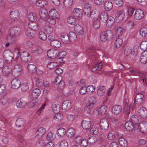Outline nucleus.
<instances>
[{
    "label": "nucleus",
    "instance_id": "obj_1",
    "mask_svg": "<svg viewBox=\"0 0 147 147\" xmlns=\"http://www.w3.org/2000/svg\"><path fill=\"white\" fill-rule=\"evenodd\" d=\"M3 57L5 62L8 63L12 62H13V63H14L16 61V59L18 58L17 57L16 59V60L13 61H12V59H13V54L11 52L8 51H5L3 52Z\"/></svg>",
    "mask_w": 147,
    "mask_h": 147
},
{
    "label": "nucleus",
    "instance_id": "obj_2",
    "mask_svg": "<svg viewBox=\"0 0 147 147\" xmlns=\"http://www.w3.org/2000/svg\"><path fill=\"white\" fill-rule=\"evenodd\" d=\"M21 32L20 29L17 27H11L9 30V34L8 36V38L10 37L12 38L14 36H17L20 35Z\"/></svg>",
    "mask_w": 147,
    "mask_h": 147
},
{
    "label": "nucleus",
    "instance_id": "obj_3",
    "mask_svg": "<svg viewBox=\"0 0 147 147\" xmlns=\"http://www.w3.org/2000/svg\"><path fill=\"white\" fill-rule=\"evenodd\" d=\"M113 37V33L110 30H107L104 32L103 35L100 36V39L102 41H105L109 40L111 39Z\"/></svg>",
    "mask_w": 147,
    "mask_h": 147
},
{
    "label": "nucleus",
    "instance_id": "obj_4",
    "mask_svg": "<svg viewBox=\"0 0 147 147\" xmlns=\"http://www.w3.org/2000/svg\"><path fill=\"white\" fill-rule=\"evenodd\" d=\"M135 102H137V103L136 104L139 105H140L141 104V103L140 102H134L133 105H131L129 102H127L125 103L124 112L126 115H128L129 114L130 112V109H133L134 107L136 105Z\"/></svg>",
    "mask_w": 147,
    "mask_h": 147
},
{
    "label": "nucleus",
    "instance_id": "obj_5",
    "mask_svg": "<svg viewBox=\"0 0 147 147\" xmlns=\"http://www.w3.org/2000/svg\"><path fill=\"white\" fill-rule=\"evenodd\" d=\"M21 60L23 62H28L30 61L32 59L31 56L26 51L22 52L20 55Z\"/></svg>",
    "mask_w": 147,
    "mask_h": 147
},
{
    "label": "nucleus",
    "instance_id": "obj_6",
    "mask_svg": "<svg viewBox=\"0 0 147 147\" xmlns=\"http://www.w3.org/2000/svg\"><path fill=\"white\" fill-rule=\"evenodd\" d=\"M59 51L57 49H49L47 52V55L49 58L55 59L58 57Z\"/></svg>",
    "mask_w": 147,
    "mask_h": 147
},
{
    "label": "nucleus",
    "instance_id": "obj_7",
    "mask_svg": "<svg viewBox=\"0 0 147 147\" xmlns=\"http://www.w3.org/2000/svg\"><path fill=\"white\" fill-rule=\"evenodd\" d=\"M137 127L138 131L139 130L141 132L144 133H147V123L146 122L142 121Z\"/></svg>",
    "mask_w": 147,
    "mask_h": 147
},
{
    "label": "nucleus",
    "instance_id": "obj_8",
    "mask_svg": "<svg viewBox=\"0 0 147 147\" xmlns=\"http://www.w3.org/2000/svg\"><path fill=\"white\" fill-rule=\"evenodd\" d=\"M82 16V10L81 9L75 8L74 9L72 13V16L77 19H80Z\"/></svg>",
    "mask_w": 147,
    "mask_h": 147
},
{
    "label": "nucleus",
    "instance_id": "obj_9",
    "mask_svg": "<svg viewBox=\"0 0 147 147\" xmlns=\"http://www.w3.org/2000/svg\"><path fill=\"white\" fill-rule=\"evenodd\" d=\"M144 17L143 11L140 9L136 10L134 15V19L137 20H140L142 19Z\"/></svg>",
    "mask_w": 147,
    "mask_h": 147
},
{
    "label": "nucleus",
    "instance_id": "obj_10",
    "mask_svg": "<svg viewBox=\"0 0 147 147\" xmlns=\"http://www.w3.org/2000/svg\"><path fill=\"white\" fill-rule=\"evenodd\" d=\"M100 125L101 129L103 130H107L109 127V124L107 119H102L100 123Z\"/></svg>",
    "mask_w": 147,
    "mask_h": 147
},
{
    "label": "nucleus",
    "instance_id": "obj_11",
    "mask_svg": "<svg viewBox=\"0 0 147 147\" xmlns=\"http://www.w3.org/2000/svg\"><path fill=\"white\" fill-rule=\"evenodd\" d=\"M49 16L50 18L58 20L60 18V15L58 11L55 9H51L49 12Z\"/></svg>",
    "mask_w": 147,
    "mask_h": 147
},
{
    "label": "nucleus",
    "instance_id": "obj_12",
    "mask_svg": "<svg viewBox=\"0 0 147 147\" xmlns=\"http://www.w3.org/2000/svg\"><path fill=\"white\" fill-rule=\"evenodd\" d=\"M21 84L20 81L18 79H13L11 82V87L13 89H17L20 86Z\"/></svg>",
    "mask_w": 147,
    "mask_h": 147
},
{
    "label": "nucleus",
    "instance_id": "obj_13",
    "mask_svg": "<svg viewBox=\"0 0 147 147\" xmlns=\"http://www.w3.org/2000/svg\"><path fill=\"white\" fill-rule=\"evenodd\" d=\"M138 114L141 118L145 119L147 117V110L144 107H142L139 110Z\"/></svg>",
    "mask_w": 147,
    "mask_h": 147
},
{
    "label": "nucleus",
    "instance_id": "obj_14",
    "mask_svg": "<svg viewBox=\"0 0 147 147\" xmlns=\"http://www.w3.org/2000/svg\"><path fill=\"white\" fill-rule=\"evenodd\" d=\"M91 125V122L89 120H83L82 121L81 125L84 129L87 130L90 128Z\"/></svg>",
    "mask_w": 147,
    "mask_h": 147
},
{
    "label": "nucleus",
    "instance_id": "obj_15",
    "mask_svg": "<svg viewBox=\"0 0 147 147\" xmlns=\"http://www.w3.org/2000/svg\"><path fill=\"white\" fill-rule=\"evenodd\" d=\"M16 65L14 66V69L13 71V73L15 76H18L20 75V73L22 70V69L21 65L18 62H16Z\"/></svg>",
    "mask_w": 147,
    "mask_h": 147
},
{
    "label": "nucleus",
    "instance_id": "obj_16",
    "mask_svg": "<svg viewBox=\"0 0 147 147\" xmlns=\"http://www.w3.org/2000/svg\"><path fill=\"white\" fill-rule=\"evenodd\" d=\"M12 69L9 67L6 66L3 69L2 72L3 75L5 76H10L12 73Z\"/></svg>",
    "mask_w": 147,
    "mask_h": 147
},
{
    "label": "nucleus",
    "instance_id": "obj_17",
    "mask_svg": "<svg viewBox=\"0 0 147 147\" xmlns=\"http://www.w3.org/2000/svg\"><path fill=\"white\" fill-rule=\"evenodd\" d=\"M122 110V107L119 105H116L113 106L112 108V111L113 113L115 115L119 114Z\"/></svg>",
    "mask_w": 147,
    "mask_h": 147
},
{
    "label": "nucleus",
    "instance_id": "obj_18",
    "mask_svg": "<svg viewBox=\"0 0 147 147\" xmlns=\"http://www.w3.org/2000/svg\"><path fill=\"white\" fill-rule=\"evenodd\" d=\"M28 26L31 30L34 31H37L39 28L38 24L35 22H29Z\"/></svg>",
    "mask_w": 147,
    "mask_h": 147
},
{
    "label": "nucleus",
    "instance_id": "obj_19",
    "mask_svg": "<svg viewBox=\"0 0 147 147\" xmlns=\"http://www.w3.org/2000/svg\"><path fill=\"white\" fill-rule=\"evenodd\" d=\"M19 15V13L18 11H14L11 12L9 17L11 19L15 21L18 19Z\"/></svg>",
    "mask_w": 147,
    "mask_h": 147
},
{
    "label": "nucleus",
    "instance_id": "obj_20",
    "mask_svg": "<svg viewBox=\"0 0 147 147\" xmlns=\"http://www.w3.org/2000/svg\"><path fill=\"white\" fill-rule=\"evenodd\" d=\"M45 129L43 127L39 128L36 133V136L38 138H41L45 133Z\"/></svg>",
    "mask_w": 147,
    "mask_h": 147
},
{
    "label": "nucleus",
    "instance_id": "obj_21",
    "mask_svg": "<svg viewBox=\"0 0 147 147\" xmlns=\"http://www.w3.org/2000/svg\"><path fill=\"white\" fill-rule=\"evenodd\" d=\"M140 61L144 64H146L147 62V51H144L141 54L140 57Z\"/></svg>",
    "mask_w": 147,
    "mask_h": 147
},
{
    "label": "nucleus",
    "instance_id": "obj_22",
    "mask_svg": "<svg viewBox=\"0 0 147 147\" xmlns=\"http://www.w3.org/2000/svg\"><path fill=\"white\" fill-rule=\"evenodd\" d=\"M130 120L131 121V123L135 125L134 127L136 128V127L138 126L139 122L138 117L137 115H133L131 117Z\"/></svg>",
    "mask_w": 147,
    "mask_h": 147
},
{
    "label": "nucleus",
    "instance_id": "obj_23",
    "mask_svg": "<svg viewBox=\"0 0 147 147\" xmlns=\"http://www.w3.org/2000/svg\"><path fill=\"white\" fill-rule=\"evenodd\" d=\"M40 90L38 88L34 89L32 91L31 95L32 97L34 99L37 98L40 95Z\"/></svg>",
    "mask_w": 147,
    "mask_h": 147
},
{
    "label": "nucleus",
    "instance_id": "obj_24",
    "mask_svg": "<svg viewBox=\"0 0 147 147\" xmlns=\"http://www.w3.org/2000/svg\"><path fill=\"white\" fill-rule=\"evenodd\" d=\"M125 127L127 131H132L135 127H134V125L132 124V123L129 121L126 122L125 124Z\"/></svg>",
    "mask_w": 147,
    "mask_h": 147
},
{
    "label": "nucleus",
    "instance_id": "obj_25",
    "mask_svg": "<svg viewBox=\"0 0 147 147\" xmlns=\"http://www.w3.org/2000/svg\"><path fill=\"white\" fill-rule=\"evenodd\" d=\"M74 29L79 35H82L84 34V30L82 26L79 25H76L74 27Z\"/></svg>",
    "mask_w": 147,
    "mask_h": 147
},
{
    "label": "nucleus",
    "instance_id": "obj_26",
    "mask_svg": "<svg viewBox=\"0 0 147 147\" xmlns=\"http://www.w3.org/2000/svg\"><path fill=\"white\" fill-rule=\"evenodd\" d=\"M16 123L17 127H21L24 126L26 125V122L23 119H19L16 120Z\"/></svg>",
    "mask_w": 147,
    "mask_h": 147
},
{
    "label": "nucleus",
    "instance_id": "obj_27",
    "mask_svg": "<svg viewBox=\"0 0 147 147\" xmlns=\"http://www.w3.org/2000/svg\"><path fill=\"white\" fill-rule=\"evenodd\" d=\"M115 21V19L112 16L108 18L106 23V26L109 27H111L113 25Z\"/></svg>",
    "mask_w": 147,
    "mask_h": 147
},
{
    "label": "nucleus",
    "instance_id": "obj_28",
    "mask_svg": "<svg viewBox=\"0 0 147 147\" xmlns=\"http://www.w3.org/2000/svg\"><path fill=\"white\" fill-rule=\"evenodd\" d=\"M124 13L123 11H119L116 16V20L118 22H120L124 18Z\"/></svg>",
    "mask_w": 147,
    "mask_h": 147
},
{
    "label": "nucleus",
    "instance_id": "obj_29",
    "mask_svg": "<svg viewBox=\"0 0 147 147\" xmlns=\"http://www.w3.org/2000/svg\"><path fill=\"white\" fill-rule=\"evenodd\" d=\"M28 20L30 21V22H35L37 20V19L36 15L33 13H30L28 16Z\"/></svg>",
    "mask_w": 147,
    "mask_h": 147
},
{
    "label": "nucleus",
    "instance_id": "obj_30",
    "mask_svg": "<svg viewBox=\"0 0 147 147\" xmlns=\"http://www.w3.org/2000/svg\"><path fill=\"white\" fill-rule=\"evenodd\" d=\"M104 5L105 9L107 11H109L111 10L113 7L112 3L110 1L105 2Z\"/></svg>",
    "mask_w": 147,
    "mask_h": 147
},
{
    "label": "nucleus",
    "instance_id": "obj_31",
    "mask_svg": "<svg viewBox=\"0 0 147 147\" xmlns=\"http://www.w3.org/2000/svg\"><path fill=\"white\" fill-rule=\"evenodd\" d=\"M106 90V88L104 86H101L99 87L97 90V94L98 95L102 96L105 93Z\"/></svg>",
    "mask_w": 147,
    "mask_h": 147
},
{
    "label": "nucleus",
    "instance_id": "obj_32",
    "mask_svg": "<svg viewBox=\"0 0 147 147\" xmlns=\"http://www.w3.org/2000/svg\"><path fill=\"white\" fill-rule=\"evenodd\" d=\"M69 40L72 42H74L76 40L77 37L76 34L73 32H70L68 36Z\"/></svg>",
    "mask_w": 147,
    "mask_h": 147
},
{
    "label": "nucleus",
    "instance_id": "obj_33",
    "mask_svg": "<svg viewBox=\"0 0 147 147\" xmlns=\"http://www.w3.org/2000/svg\"><path fill=\"white\" fill-rule=\"evenodd\" d=\"M39 13L40 17L41 19H46L47 18V12L46 10L42 9L40 11Z\"/></svg>",
    "mask_w": 147,
    "mask_h": 147
},
{
    "label": "nucleus",
    "instance_id": "obj_34",
    "mask_svg": "<svg viewBox=\"0 0 147 147\" xmlns=\"http://www.w3.org/2000/svg\"><path fill=\"white\" fill-rule=\"evenodd\" d=\"M144 101L145 100L144 95L141 93H138L136 95L134 101Z\"/></svg>",
    "mask_w": 147,
    "mask_h": 147
},
{
    "label": "nucleus",
    "instance_id": "obj_35",
    "mask_svg": "<svg viewBox=\"0 0 147 147\" xmlns=\"http://www.w3.org/2000/svg\"><path fill=\"white\" fill-rule=\"evenodd\" d=\"M107 110V107L106 106H101L98 110V111L100 114L104 115L106 113Z\"/></svg>",
    "mask_w": 147,
    "mask_h": 147
},
{
    "label": "nucleus",
    "instance_id": "obj_36",
    "mask_svg": "<svg viewBox=\"0 0 147 147\" xmlns=\"http://www.w3.org/2000/svg\"><path fill=\"white\" fill-rule=\"evenodd\" d=\"M62 41L65 44H67L69 42V39L68 36L66 34L62 33L61 37Z\"/></svg>",
    "mask_w": 147,
    "mask_h": 147
},
{
    "label": "nucleus",
    "instance_id": "obj_37",
    "mask_svg": "<svg viewBox=\"0 0 147 147\" xmlns=\"http://www.w3.org/2000/svg\"><path fill=\"white\" fill-rule=\"evenodd\" d=\"M60 105L59 104H53L52 105V108L53 112L55 113H58L60 110Z\"/></svg>",
    "mask_w": 147,
    "mask_h": 147
},
{
    "label": "nucleus",
    "instance_id": "obj_38",
    "mask_svg": "<svg viewBox=\"0 0 147 147\" xmlns=\"http://www.w3.org/2000/svg\"><path fill=\"white\" fill-rule=\"evenodd\" d=\"M73 3L72 0H64L63 4L65 7L67 9L70 8Z\"/></svg>",
    "mask_w": 147,
    "mask_h": 147
},
{
    "label": "nucleus",
    "instance_id": "obj_39",
    "mask_svg": "<svg viewBox=\"0 0 147 147\" xmlns=\"http://www.w3.org/2000/svg\"><path fill=\"white\" fill-rule=\"evenodd\" d=\"M66 132V130L63 128H60L57 130V133L59 137H63Z\"/></svg>",
    "mask_w": 147,
    "mask_h": 147
},
{
    "label": "nucleus",
    "instance_id": "obj_40",
    "mask_svg": "<svg viewBox=\"0 0 147 147\" xmlns=\"http://www.w3.org/2000/svg\"><path fill=\"white\" fill-rule=\"evenodd\" d=\"M119 144L122 147H127L128 145L127 142L124 138L119 139Z\"/></svg>",
    "mask_w": 147,
    "mask_h": 147
},
{
    "label": "nucleus",
    "instance_id": "obj_41",
    "mask_svg": "<svg viewBox=\"0 0 147 147\" xmlns=\"http://www.w3.org/2000/svg\"><path fill=\"white\" fill-rule=\"evenodd\" d=\"M51 46L53 47L59 48L61 46V43L59 41L55 39L51 42L50 44Z\"/></svg>",
    "mask_w": 147,
    "mask_h": 147
},
{
    "label": "nucleus",
    "instance_id": "obj_42",
    "mask_svg": "<svg viewBox=\"0 0 147 147\" xmlns=\"http://www.w3.org/2000/svg\"><path fill=\"white\" fill-rule=\"evenodd\" d=\"M100 20L103 22H106L108 18L107 14L105 12L102 13L100 16Z\"/></svg>",
    "mask_w": 147,
    "mask_h": 147
},
{
    "label": "nucleus",
    "instance_id": "obj_43",
    "mask_svg": "<svg viewBox=\"0 0 147 147\" xmlns=\"http://www.w3.org/2000/svg\"><path fill=\"white\" fill-rule=\"evenodd\" d=\"M66 133L68 137H71L74 135L75 130L72 128H70L68 129Z\"/></svg>",
    "mask_w": 147,
    "mask_h": 147
},
{
    "label": "nucleus",
    "instance_id": "obj_44",
    "mask_svg": "<svg viewBox=\"0 0 147 147\" xmlns=\"http://www.w3.org/2000/svg\"><path fill=\"white\" fill-rule=\"evenodd\" d=\"M90 129V132L91 134L96 135L98 134V129L97 128L95 127L92 126Z\"/></svg>",
    "mask_w": 147,
    "mask_h": 147
},
{
    "label": "nucleus",
    "instance_id": "obj_45",
    "mask_svg": "<svg viewBox=\"0 0 147 147\" xmlns=\"http://www.w3.org/2000/svg\"><path fill=\"white\" fill-rule=\"evenodd\" d=\"M99 15V12L96 10H94L91 11L90 15L91 18L92 19H96Z\"/></svg>",
    "mask_w": 147,
    "mask_h": 147
},
{
    "label": "nucleus",
    "instance_id": "obj_46",
    "mask_svg": "<svg viewBox=\"0 0 147 147\" xmlns=\"http://www.w3.org/2000/svg\"><path fill=\"white\" fill-rule=\"evenodd\" d=\"M36 67L34 65H29L27 66V68L30 73H32L36 71Z\"/></svg>",
    "mask_w": 147,
    "mask_h": 147
},
{
    "label": "nucleus",
    "instance_id": "obj_47",
    "mask_svg": "<svg viewBox=\"0 0 147 147\" xmlns=\"http://www.w3.org/2000/svg\"><path fill=\"white\" fill-rule=\"evenodd\" d=\"M140 33L142 37H145L147 34V28L145 27L142 28L140 30Z\"/></svg>",
    "mask_w": 147,
    "mask_h": 147
},
{
    "label": "nucleus",
    "instance_id": "obj_48",
    "mask_svg": "<svg viewBox=\"0 0 147 147\" xmlns=\"http://www.w3.org/2000/svg\"><path fill=\"white\" fill-rule=\"evenodd\" d=\"M122 40L120 38H118L116 39L114 42V46L116 48H119L122 44Z\"/></svg>",
    "mask_w": 147,
    "mask_h": 147
},
{
    "label": "nucleus",
    "instance_id": "obj_49",
    "mask_svg": "<svg viewBox=\"0 0 147 147\" xmlns=\"http://www.w3.org/2000/svg\"><path fill=\"white\" fill-rule=\"evenodd\" d=\"M47 3L44 0H39L37 1L36 3V5L38 6L42 7L46 5Z\"/></svg>",
    "mask_w": 147,
    "mask_h": 147
},
{
    "label": "nucleus",
    "instance_id": "obj_50",
    "mask_svg": "<svg viewBox=\"0 0 147 147\" xmlns=\"http://www.w3.org/2000/svg\"><path fill=\"white\" fill-rule=\"evenodd\" d=\"M55 138V135L52 132H49L46 138L47 141L52 140Z\"/></svg>",
    "mask_w": 147,
    "mask_h": 147
},
{
    "label": "nucleus",
    "instance_id": "obj_51",
    "mask_svg": "<svg viewBox=\"0 0 147 147\" xmlns=\"http://www.w3.org/2000/svg\"><path fill=\"white\" fill-rule=\"evenodd\" d=\"M100 20L97 19L93 22V27L95 29L97 30L100 27Z\"/></svg>",
    "mask_w": 147,
    "mask_h": 147
},
{
    "label": "nucleus",
    "instance_id": "obj_52",
    "mask_svg": "<svg viewBox=\"0 0 147 147\" xmlns=\"http://www.w3.org/2000/svg\"><path fill=\"white\" fill-rule=\"evenodd\" d=\"M76 19L73 16L69 17L67 18V22L71 24L74 25L76 24Z\"/></svg>",
    "mask_w": 147,
    "mask_h": 147
},
{
    "label": "nucleus",
    "instance_id": "obj_53",
    "mask_svg": "<svg viewBox=\"0 0 147 147\" xmlns=\"http://www.w3.org/2000/svg\"><path fill=\"white\" fill-rule=\"evenodd\" d=\"M131 50L129 47H126L124 50V54L127 56L130 55L131 52Z\"/></svg>",
    "mask_w": 147,
    "mask_h": 147
},
{
    "label": "nucleus",
    "instance_id": "obj_54",
    "mask_svg": "<svg viewBox=\"0 0 147 147\" xmlns=\"http://www.w3.org/2000/svg\"><path fill=\"white\" fill-rule=\"evenodd\" d=\"M21 90L23 91H27L29 89V86L27 83H24L20 85Z\"/></svg>",
    "mask_w": 147,
    "mask_h": 147
},
{
    "label": "nucleus",
    "instance_id": "obj_55",
    "mask_svg": "<svg viewBox=\"0 0 147 147\" xmlns=\"http://www.w3.org/2000/svg\"><path fill=\"white\" fill-rule=\"evenodd\" d=\"M140 47L142 50L145 51V50L147 49V41L142 42L140 45Z\"/></svg>",
    "mask_w": 147,
    "mask_h": 147
},
{
    "label": "nucleus",
    "instance_id": "obj_56",
    "mask_svg": "<svg viewBox=\"0 0 147 147\" xmlns=\"http://www.w3.org/2000/svg\"><path fill=\"white\" fill-rule=\"evenodd\" d=\"M66 118L67 121L71 122L75 119V116L74 115L67 114L66 115Z\"/></svg>",
    "mask_w": 147,
    "mask_h": 147
},
{
    "label": "nucleus",
    "instance_id": "obj_57",
    "mask_svg": "<svg viewBox=\"0 0 147 147\" xmlns=\"http://www.w3.org/2000/svg\"><path fill=\"white\" fill-rule=\"evenodd\" d=\"M123 32V28L121 27L118 28L115 31V33L117 36L119 37L121 36Z\"/></svg>",
    "mask_w": 147,
    "mask_h": 147
},
{
    "label": "nucleus",
    "instance_id": "obj_58",
    "mask_svg": "<svg viewBox=\"0 0 147 147\" xmlns=\"http://www.w3.org/2000/svg\"><path fill=\"white\" fill-rule=\"evenodd\" d=\"M27 104L26 102H17L16 105L18 108H21L24 107Z\"/></svg>",
    "mask_w": 147,
    "mask_h": 147
},
{
    "label": "nucleus",
    "instance_id": "obj_59",
    "mask_svg": "<svg viewBox=\"0 0 147 147\" xmlns=\"http://www.w3.org/2000/svg\"><path fill=\"white\" fill-rule=\"evenodd\" d=\"M39 37L40 39L43 40H45L47 38L46 34L43 32H39Z\"/></svg>",
    "mask_w": 147,
    "mask_h": 147
},
{
    "label": "nucleus",
    "instance_id": "obj_60",
    "mask_svg": "<svg viewBox=\"0 0 147 147\" xmlns=\"http://www.w3.org/2000/svg\"><path fill=\"white\" fill-rule=\"evenodd\" d=\"M34 80L36 85L38 86H41L42 85V81L40 78H35Z\"/></svg>",
    "mask_w": 147,
    "mask_h": 147
},
{
    "label": "nucleus",
    "instance_id": "obj_61",
    "mask_svg": "<svg viewBox=\"0 0 147 147\" xmlns=\"http://www.w3.org/2000/svg\"><path fill=\"white\" fill-rule=\"evenodd\" d=\"M62 77L60 75H59L57 76V78L55 79V80L54 82V83L57 84H59V83H61L63 81H62Z\"/></svg>",
    "mask_w": 147,
    "mask_h": 147
},
{
    "label": "nucleus",
    "instance_id": "obj_62",
    "mask_svg": "<svg viewBox=\"0 0 147 147\" xmlns=\"http://www.w3.org/2000/svg\"><path fill=\"white\" fill-rule=\"evenodd\" d=\"M26 35L30 38L33 37L34 36V33L31 30H28L26 32Z\"/></svg>",
    "mask_w": 147,
    "mask_h": 147
},
{
    "label": "nucleus",
    "instance_id": "obj_63",
    "mask_svg": "<svg viewBox=\"0 0 147 147\" xmlns=\"http://www.w3.org/2000/svg\"><path fill=\"white\" fill-rule=\"evenodd\" d=\"M95 103L93 102H87L86 105V107L89 109H92Z\"/></svg>",
    "mask_w": 147,
    "mask_h": 147
},
{
    "label": "nucleus",
    "instance_id": "obj_64",
    "mask_svg": "<svg viewBox=\"0 0 147 147\" xmlns=\"http://www.w3.org/2000/svg\"><path fill=\"white\" fill-rule=\"evenodd\" d=\"M32 52L33 53L40 54L42 53V50L40 47H37L36 48L33 49Z\"/></svg>",
    "mask_w": 147,
    "mask_h": 147
}]
</instances>
